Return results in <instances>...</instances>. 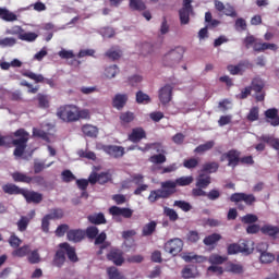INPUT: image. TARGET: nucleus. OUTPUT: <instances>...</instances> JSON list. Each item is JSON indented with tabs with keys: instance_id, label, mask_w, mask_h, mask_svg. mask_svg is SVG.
<instances>
[{
	"instance_id": "nucleus-1",
	"label": "nucleus",
	"mask_w": 279,
	"mask_h": 279,
	"mask_svg": "<svg viewBox=\"0 0 279 279\" xmlns=\"http://www.w3.org/2000/svg\"><path fill=\"white\" fill-rule=\"evenodd\" d=\"M13 136L15 137L12 140V146L15 147L13 155L21 158L25 154V149H27L29 133L25 129H19L13 133Z\"/></svg>"
},
{
	"instance_id": "nucleus-2",
	"label": "nucleus",
	"mask_w": 279,
	"mask_h": 279,
	"mask_svg": "<svg viewBox=\"0 0 279 279\" xmlns=\"http://www.w3.org/2000/svg\"><path fill=\"white\" fill-rule=\"evenodd\" d=\"M182 58H184V48L177 47L163 54L161 59V64L173 69V66H177V64H180V62H182Z\"/></svg>"
},
{
	"instance_id": "nucleus-3",
	"label": "nucleus",
	"mask_w": 279,
	"mask_h": 279,
	"mask_svg": "<svg viewBox=\"0 0 279 279\" xmlns=\"http://www.w3.org/2000/svg\"><path fill=\"white\" fill-rule=\"evenodd\" d=\"M13 182H22L24 184H35L36 186H47V180L43 175L29 177L23 172H13L11 174Z\"/></svg>"
},
{
	"instance_id": "nucleus-4",
	"label": "nucleus",
	"mask_w": 279,
	"mask_h": 279,
	"mask_svg": "<svg viewBox=\"0 0 279 279\" xmlns=\"http://www.w3.org/2000/svg\"><path fill=\"white\" fill-rule=\"evenodd\" d=\"M57 117L64 121V123L77 122V106L65 105L61 106L57 110Z\"/></svg>"
},
{
	"instance_id": "nucleus-5",
	"label": "nucleus",
	"mask_w": 279,
	"mask_h": 279,
	"mask_svg": "<svg viewBox=\"0 0 279 279\" xmlns=\"http://www.w3.org/2000/svg\"><path fill=\"white\" fill-rule=\"evenodd\" d=\"M109 215H111L118 223H121V217H123V219H132L134 210L128 207H119L117 205H113L109 208Z\"/></svg>"
},
{
	"instance_id": "nucleus-6",
	"label": "nucleus",
	"mask_w": 279,
	"mask_h": 279,
	"mask_svg": "<svg viewBox=\"0 0 279 279\" xmlns=\"http://www.w3.org/2000/svg\"><path fill=\"white\" fill-rule=\"evenodd\" d=\"M228 161L227 167H231L232 169H236L241 161V151L238 149H230L227 153H223L220 157V162Z\"/></svg>"
},
{
	"instance_id": "nucleus-7",
	"label": "nucleus",
	"mask_w": 279,
	"mask_h": 279,
	"mask_svg": "<svg viewBox=\"0 0 279 279\" xmlns=\"http://www.w3.org/2000/svg\"><path fill=\"white\" fill-rule=\"evenodd\" d=\"M193 175L187 177H180L175 179V181H166L161 183L162 189H172V191H175L178 186H191L193 184Z\"/></svg>"
},
{
	"instance_id": "nucleus-8",
	"label": "nucleus",
	"mask_w": 279,
	"mask_h": 279,
	"mask_svg": "<svg viewBox=\"0 0 279 279\" xmlns=\"http://www.w3.org/2000/svg\"><path fill=\"white\" fill-rule=\"evenodd\" d=\"M175 193V190L171 187H162L159 190H153L150 191V194L148 196V201L154 204L158 202V199H167L168 197H171Z\"/></svg>"
},
{
	"instance_id": "nucleus-9",
	"label": "nucleus",
	"mask_w": 279,
	"mask_h": 279,
	"mask_svg": "<svg viewBox=\"0 0 279 279\" xmlns=\"http://www.w3.org/2000/svg\"><path fill=\"white\" fill-rule=\"evenodd\" d=\"M191 3V0H183V7L179 10L181 25H189L191 23V14H194Z\"/></svg>"
},
{
	"instance_id": "nucleus-10",
	"label": "nucleus",
	"mask_w": 279,
	"mask_h": 279,
	"mask_svg": "<svg viewBox=\"0 0 279 279\" xmlns=\"http://www.w3.org/2000/svg\"><path fill=\"white\" fill-rule=\"evenodd\" d=\"M184 247V242L180 238H174L169 240L165 246L163 250L168 254H171L172 256H178L180 252H182V248Z\"/></svg>"
},
{
	"instance_id": "nucleus-11",
	"label": "nucleus",
	"mask_w": 279,
	"mask_h": 279,
	"mask_svg": "<svg viewBox=\"0 0 279 279\" xmlns=\"http://www.w3.org/2000/svg\"><path fill=\"white\" fill-rule=\"evenodd\" d=\"M230 202L234 204H239V202H244L247 206H254L256 204V196L254 194H246V193H233L230 196Z\"/></svg>"
},
{
	"instance_id": "nucleus-12",
	"label": "nucleus",
	"mask_w": 279,
	"mask_h": 279,
	"mask_svg": "<svg viewBox=\"0 0 279 279\" xmlns=\"http://www.w3.org/2000/svg\"><path fill=\"white\" fill-rule=\"evenodd\" d=\"M89 184H108V182H112V174L110 172H92L88 177Z\"/></svg>"
},
{
	"instance_id": "nucleus-13",
	"label": "nucleus",
	"mask_w": 279,
	"mask_h": 279,
	"mask_svg": "<svg viewBox=\"0 0 279 279\" xmlns=\"http://www.w3.org/2000/svg\"><path fill=\"white\" fill-rule=\"evenodd\" d=\"M22 75L23 77H28V80H33L34 82H36V84H41L43 82H45V84H48V86H50L51 88L56 86V83H53V78H45L43 74H36L32 71H24L22 72Z\"/></svg>"
},
{
	"instance_id": "nucleus-14",
	"label": "nucleus",
	"mask_w": 279,
	"mask_h": 279,
	"mask_svg": "<svg viewBox=\"0 0 279 279\" xmlns=\"http://www.w3.org/2000/svg\"><path fill=\"white\" fill-rule=\"evenodd\" d=\"M22 196L27 204H40L43 202V194L36 191L24 189Z\"/></svg>"
},
{
	"instance_id": "nucleus-15",
	"label": "nucleus",
	"mask_w": 279,
	"mask_h": 279,
	"mask_svg": "<svg viewBox=\"0 0 279 279\" xmlns=\"http://www.w3.org/2000/svg\"><path fill=\"white\" fill-rule=\"evenodd\" d=\"M173 99V86L167 84L159 89V101L167 106Z\"/></svg>"
},
{
	"instance_id": "nucleus-16",
	"label": "nucleus",
	"mask_w": 279,
	"mask_h": 279,
	"mask_svg": "<svg viewBox=\"0 0 279 279\" xmlns=\"http://www.w3.org/2000/svg\"><path fill=\"white\" fill-rule=\"evenodd\" d=\"M265 121L266 123H269L272 125V128H278L279 125V114H278V109L277 108H270L267 109L264 112Z\"/></svg>"
},
{
	"instance_id": "nucleus-17",
	"label": "nucleus",
	"mask_w": 279,
	"mask_h": 279,
	"mask_svg": "<svg viewBox=\"0 0 279 279\" xmlns=\"http://www.w3.org/2000/svg\"><path fill=\"white\" fill-rule=\"evenodd\" d=\"M59 247L65 252L71 263H77V260H80V257H77V253L75 252V247L71 246L68 242L60 243Z\"/></svg>"
},
{
	"instance_id": "nucleus-18",
	"label": "nucleus",
	"mask_w": 279,
	"mask_h": 279,
	"mask_svg": "<svg viewBox=\"0 0 279 279\" xmlns=\"http://www.w3.org/2000/svg\"><path fill=\"white\" fill-rule=\"evenodd\" d=\"M108 260H111V263L116 264L117 266L123 265L125 263V259L123 258V251L113 248L107 254Z\"/></svg>"
},
{
	"instance_id": "nucleus-19",
	"label": "nucleus",
	"mask_w": 279,
	"mask_h": 279,
	"mask_svg": "<svg viewBox=\"0 0 279 279\" xmlns=\"http://www.w3.org/2000/svg\"><path fill=\"white\" fill-rule=\"evenodd\" d=\"M66 263V253L63 248H59L53 258H52V267H58V269H62L64 267V264Z\"/></svg>"
},
{
	"instance_id": "nucleus-20",
	"label": "nucleus",
	"mask_w": 279,
	"mask_h": 279,
	"mask_svg": "<svg viewBox=\"0 0 279 279\" xmlns=\"http://www.w3.org/2000/svg\"><path fill=\"white\" fill-rule=\"evenodd\" d=\"M104 151L113 158H123L125 154V148L117 145H108L104 147Z\"/></svg>"
},
{
	"instance_id": "nucleus-21",
	"label": "nucleus",
	"mask_w": 279,
	"mask_h": 279,
	"mask_svg": "<svg viewBox=\"0 0 279 279\" xmlns=\"http://www.w3.org/2000/svg\"><path fill=\"white\" fill-rule=\"evenodd\" d=\"M68 241H72L73 243H80L84 241L86 233L82 229H72L66 233Z\"/></svg>"
},
{
	"instance_id": "nucleus-22",
	"label": "nucleus",
	"mask_w": 279,
	"mask_h": 279,
	"mask_svg": "<svg viewBox=\"0 0 279 279\" xmlns=\"http://www.w3.org/2000/svg\"><path fill=\"white\" fill-rule=\"evenodd\" d=\"M143 138H147V133H145L143 128H135L132 130L131 134H129V141H131V143H140Z\"/></svg>"
},
{
	"instance_id": "nucleus-23",
	"label": "nucleus",
	"mask_w": 279,
	"mask_h": 279,
	"mask_svg": "<svg viewBox=\"0 0 279 279\" xmlns=\"http://www.w3.org/2000/svg\"><path fill=\"white\" fill-rule=\"evenodd\" d=\"M128 94H117L112 99V106L117 110H123L128 104Z\"/></svg>"
},
{
	"instance_id": "nucleus-24",
	"label": "nucleus",
	"mask_w": 279,
	"mask_h": 279,
	"mask_svg": "<svg viewBox=\"0 0 279 279\" xmlns=\"http://www.w3.org/2000/svg\"><path fill=\"white\" fill-rule=\"evenodd\" d=\"M2 191L5 195H23L24 189L14 183H7L2 185Z\"/></svg>"
},
{
	"instance_id": "nucleus-25",
	"label": "nucleus",
	"mask_w": 279,
	"mask_h": 279,
	"mask_svg": "<svg viewBox=\"0 0 279 279\" xmlns=\"http://www.w3.org/2000/svg\"><path fill=\"white\" fill-rule=\"evenodd\" d=\"M253 49L257 53H263V51H267V49L270 51H278V45L269 43H257L253 46Z\"/></svg>"
},
{
	"instance_id": "nucleus-26",
	"label": "nucleus",
	"mask_w": 279,
	"mask_h": 279,
	"mask_svg": "<svg viewBox=\"0 0 279 279\" xmlns=\"http://www.w3.org/2000/svg\"><path fill=\"white\" fill-rule=\"evenodd\" d=\"M0 19L5 21L7 23H14V21H19V16L14 12H11L7 8L0 7Z\"/></svg>"
},
{
	"instance_id": "nucleus-27",
	"label": "nucleus",
	"mask_w": 279,
	"mask_h": 279,
	"mask_svg": "<svg viewBox=\"0 0 279 279\" xmlns=\"http://www.w3.org/2000/svg\"><path fill=\"white\" fill-rule=\"evenodd\" d=\"M260 232L266 236H271V239H276V236H278L279 234V227L272 225H264L260 228Z\"/></svg>"
},
{
	"instance_id": "nucleus-28",
	"label": "nucleus",
	"mask_w": 279,
	"mask_h": 279,
	"mask_svg": "<svg viewBox=\"0 0 279 279\" xmlns=\"http://www.w3.org/2000/svg\"><path fill=\"white\" fill-rule=\"evenodd\" d=\"M82 132L84 136H87L88 138H97V134H99V129L93 124H84L82 126Z\"/></svg>"
},
{
	"instance_id": "nucleus-29",
	"label": "nucleus",
	"mask_w": 279,
	"mask_h": 279,
	"mask_svg": "<svg viewBox=\"0 0 279 279\" xmlns=\"http://www.w3.org/2000/svg\"><path fill=\"white\" fill-rule=\"evenodd\" d=\"M87 220L94 226H102L104 223H107L106 216L102 213L89 215L87 216Z\"/></svg>"
},
{
	"instance_id": "nucleus-30",
	"label": "nucleus",
	"mask_w": 279,
	"mask_h": 279,
	"mask_svg": "<svg viewBox=\"0 0 279 279\" xmlns=\"http://www.w3.org/2000/svg\"><path fill=\"white\" fill-rule=\"evenodd\" d=\"M138 149L141 151H149V149H155L157 154H165V146H162V143L160 142L146 144L144 148L138 147Z\"/></svg>"
},
{
	"instance_id": "nucleus-31",
	"label": "nucleus",
	"mask_w": 279,
	"mask_h": 279,
	"mask_svg": "<svg viewBox=\"0 0 279 279\" xmlns=\"http://www.w3.org/2000/svg\"><path fill=\"white\" fill-rule=\"evenodd\" d=\"M156 228H158V223L155 220L144 225L142 228V236H151V234L156 232Z\"/></svg>"
},
{
	"instance_id": "nucleus-32",
	"label": "nucleus",
	"mask_w": 279,
	"mask_h": 279,
	"mask_svg": "<svg viewBox=\"0 0 279 279\" xmlns=\"http://www.w3.org/2000/svg\"><path fill=\"white\" fill-rule=\"evenodd\" d=\"M31 252H32V246L26 244L21 247L17 246V248L13 251L12 255L16 256L17 258H25V256H29Z\"/></svg>"
},
{
	"instance_id": "nucleus-33",
	"label": "nucleus",
	"mask_w": 279,
	"mask_h": 279,
	"mask_svg": "<svg viewBox=\"0 0 279 279\" xmlns=\"http://www.w3.org/2000/svg\"><path fill=\"white\" fill-rule=\"evenodd\" d=\"M221 239H222L221 234L213 233V234H209V235L205 236V239L203 240V243L207 247H210L213 245H217V243H219V241Z\"/></svg>"
},
{
	"instance_id": "nucleus-34",
	"label": "nucleus",
	"mask_w": 279,
	"mask_h": 279,
	"mask_svg": "<svg viewBox=\"0 0 279 279\" xmlns=\"http://www.w3.org/2000/svg\"><path fill=\"white\" fill-rule=\"evenodd\" d=\"M260 141L267 143V145H270L272 149H276V151H279V137H274L271 135H262Z\"/></svg>"
},
{
	"instance_id": "nucleus-35",
	"label": "nucleus",
	"mask_w": 279,
	"mask_h": 279,
	"mask_svg": "<svg viewBox=\"0 0 279 279\" xmlns=\"http://www.w3.org/2000/svg\"><path fill=\"white\" fill-rule=\"evenodd\" d=\"M210 175L208 174H199L196 179V187L199 189H208L210 186Z\"/></svg>"
},
{
	"instance_id": "nucleus-36",
	"label": "nucleus",
	"mask_w": 279,
	"mask_h": 279,
	"mask_svg": "<svg viewBox=\"0 0 279 279\" xmlns=\"http://www.w3.org/2000/svg\"><path fill=\"white\" fill-rule=\"evenodd\" d=\"M129 8L134 12H144V10H147V4L143 0H130Z\"/></svg>"
},
{
	"instance_id": "nucleus-37",
	"label": "nucleus",
	"mask_w": 279,
	"mask_h": 279,
	"mask_svg": "<svg viewBox=\"0 0 279 279\" xmlns=\"http://www.w3.org/2000/svg\"><path fill=\"white\" fill-rule=\"evenodd\" d=\"M250 88L251 90H254V93H263L265 82H263L260 77H254L251 82Z\"/></svg>"
},
{
	"instance_id": "nucleus-38",
	"label": "nucleus",
	"mask_w": 279,
	"mask_h": 279,
	"mask_svg": "<svg viewBox=\"0 0 279 279\" xmlns=\"http://www.w3.org/2000/svg\"><path fill=\"white\" fill-rule=\"evenodd\" d=\"M119 119H120L121 125L125 128V125H129V123H132V121H134L135 116H134V112L126 111V112L120 113Z\"/></svg>"
},
{
	"instance_id": "nucleus-39",
	"label": "nucleus",
	"mask_w": 279,
	"mask_h": 279,
	"mask_svg": "<svg viewBox=\"0 0 279 279\" xmlns=\"http://www.w3.org/2000/svg\"><path fill=\"white\" fill-rule=\"evenodd\" d=\"M213 147H215V141H208L205 144H201L198 145L195 149H194V154H205V151H210V149H213Z\"/></svg>"
},
{
	"instance_id": "nucleus-40",
	"label": "nucleus",
	"mask_w": 279,
	"mask_h": 279,
	"mask_svg": "<svg viewBox=\"0 0 279 279\" xmlns=\"http://www.w3.org/2000/svg\"><path fill=\"white\" fill-rule=\"evenodd\" d=\"M203 173H217L219 171V163L216 161L206 162L202 168Z\"/></svg>"
},
{
	"instance_id": "nucleus-41",
	"label": "nucleus",
	"mask_w": 279,
	"mask_h": 279,
	"mask_svg": "<svg viewBox=\"0 0 279 279\" xmlns=\"http://www.w3.org/2000/svg\"><path fill=\"white\" fill-rule=\"evenodd\" d=\"M240 245V254H246L250 255L252 252H254V246L250 245V241L243 240L239 243Z\"/></svg>"
},
{
	"instance_id": "nucleus-42",
	"label": "nucleus",
	"mask_w": 279,
	"mask_h": 279,
	"mask_svg": "<svg viewBox=\"0 0 279 279\" xmlns=\"http://www.w3.org/2000/svg\"><path fill=\"white\" fill-rule=\"evenodd\" d=\"M260 109L258 107H252L246 116L247 121L254 123V121H258Z\"/></svg>"
},
{
	"instance_id": "nucleus-43",
	"label": "nucleus",
	"mask_w": 279,
	"mask_h": 279,
	"mask_svg": "<svg viewBox=\"0 0 279 279\" xmlns=\"http://www.w3.org/2000/svg\"><path fill=\"white\" fill-rule=\"evenodd\" d=\"M199 166V159L192 157L183 160V167L185 169H197Z\"/></svg>"
},
{
	"instance_id": "nucleus-44",
	"label": "nucleus",
	"mask_w": 279,
	"mask_h": 279,
	"mask_svg": "<svg viewBox=\"0 0 279 279\" xmlns=\"http://www.w3.org/2000/svg\"><path fill=\"white\" fill-rule=\"evenodd\" d=\"M259 260L264 265H269V263H274V260H276V255L266 251V253L260 254Z\"/></svg>"
},
{
	"instance_id": "nucleus-45",
	"label": "nucleus",
	"mask_w": 279,
	"mask_h": 279,
	"mask_svg": "<svg viewBox=\"0 0 279 279\" xmlns=\"http://www.w3.org/2000/svg\"><path fill=\"white\" fill-rule=\"evenodd\" d=\"M173 206L183 210V213H189L193 209V205L186 201H175Z\"/></svg>"
},
{
	"instance_id": "nucleus-46",
	"label": "nucleus",
	"mask_w": 279,
	"mask_h": 279,
	"mask_svg": "<svg viewBox=\"0 0 279 279\" xmlns=\"http://www.w3.org/2000/svg\"><path fill=\"white\" fill-rule=\"evenodd\" d=\"M106 58H109V60H112V62L120 60L122 52L121 50H114V48H110L106 53Z\"/></svg>"
},
{
	"instance_id": "nucleus-47",
	"label": "nucleus",
	"mask_w": 279,
	"mask_h": 279,
	"mask_svg": "<svg viewBox=\"0 0 279 279\" xmlns=\"http://www.w3.org/2000/svg\"><path fill=\"white\" fill-rule=\"evenodd\" d=\"M51 165H53V162L46 165L45 161H35L33 167L34 173H41V171H45V169H49Z\"/></svg>"
},
{
	"instance_id": "nucleus-48",
	"label": "nucleus",
	"mask_w": 279,
	"mask_h": 279,
	"mask_svg": "<svg viewBox=\"0 0 279 279\" xmlns=\"http://www.w3.org/2000/svg\"><path fill=\"white\" fill-rule=\"evenodd\" d=\"M181 276L184 279H193L198 276V274L193 271V268H191V266H185L181 271Z\"/></svg>"
},
{
	"instance_id": "nucleus-49",
	"label": "nucleus",
	"mask_w": 279,
	"mask_h": 279,
	"mask_svg": "<svg viewBox=\"0 0 279 279\" xmlns=\"http://www.w3.org/2000/svg\"><path fill=\"white\" fill-rule=\"evenodd\" d=\"M227 260L228 258L221 255L213 254L209 256L210 265H223Z\"/></svg>"
},
{
	"instance_id": "nucleus-50",
	"label": "nucleus",
	"mask_w": 279,
	"mask_h": 279,
	"mask_svg": "<svg viewBox=\"0 0 279 279\" xmlns=\"http://www.w3.org/2000/svg\"><path fill=\"white\" fill-rule=\"evenodd\" d=\"M47 216L56 221L58 219H62L64 217V210L60 209V208H54V209H51L50 214H47Z\"/></svg>"
},
{
	"instance_id": "nucleus-51",
	"label": "nucleus",
	"mask_w": 279,
	"mask_h": 279,
	"mask_svg": "<svg viewBox=\"0 0 279 279\" xmlns=\"http://www.w3.org/2000/svg\"><path fill=\"white\" fill-rule=\"evenodd\" d=\"M84 232L87 239H97V235L99 234V228H97L96 226H90L87 227Z\"/></svg>"
},
{
	"instance_id": "nucleus-52",
	"label": "nucleus",
	"mask_w": 279,
	"mask_h": 279,
	"mask_svg": "<svg viewBox=\"0 0 279 279\" xmlns=\"http://www.w3.org/2000/svg\"><path fill=\"white\" fill-rule=\"evenodd\" d=\"M27 226H29V217L22 216L17 221V230L20 232H25V230H27Z\"/></svg>"
},
{
	"instance_id": "nucleus-53",
	"label": "nucleus",
	"mask_w": 279,
	"mask_h": 279,
	"mask_svg": "<svg viewBox=\"0 0 279 279\" xmlns=\"http://www.w3.org/2000/svg\"><path fill=\"white\" fill-rule=\"evenodd\" d=\"M61 178L62 182H65L66 184H69V182H74V180H77V178L75 177V174H73V172H71V170H63L61 173Z\"/></svg>"
},
{
	"instance_id": "nucleus-54",
	"label": "nucleus",
	"mask_w": 279,
	"mask_h": 279,
	"mask_svg": "<svg viewBox=\"0 0 279 279\" xmlns=\"http://www.w3.org/2000/svg\"><path fill=\"white\" fill-rule=\"evenodd\" d=\"M149 162L153 165H163V162H167V156L162 154L153 155L149 157Z\"/></svg>"
},
{
	"instance_id": "nucleus-55",
	"label": "nucleus",
	"mask_w": 279,
	"mask_h": 279,
	"mask_svg": "<svg viewBox=\"0 0 279 279\" xmlns=\"http://www.w3.org/2000/svg\"><path fill=\"white\" fill-rule=\"evenodd\" d=\"M163 215H166V217H168L170 221H178V219H180V216H178V211L169 207H165Z\"/></svg>"
},
{
	"instance_id": "nucleus-56",
	"label": "nucleus",
	"mask_w": 279,
	"mask_h": 279,
	"mask_svg": "<svg viewBox=\"0 0 279 279\" xmlns=\"http://www.w3.org/2000/svg\"><path fill=\"white\" fill-rule=\"evenodd\" d=\"M21 243H23V240L16 236L15 233H12L11 236L9 238V245L14 250L21 247Z\"/></svg>"
},
{
	"instance_id": "nucleus-57",
	"label": "nucleus",
	"mask_w": 279,
	"mask_h": 279,
	"mask_svg": "<svg viewBox=\"0 0 279 279\" xmlns=\"http://www.w3.org/2000/svg\"><path fill=\"white\" fill-rule=\"evenodd\" d=\"M109 279H125V277L123 275H121V272H119V269H117V267H110L107 269Z\"/></svg>"
},
{
	"instance_id": "nucleus-58",
	"label": "nucleus",
	"mask_w": 279,
	"mask_h": 279,
	"mask_svg": "<svg viewBox=\"0 0 279 279\" xmlns=\"http://www.w3.org/2000/svg\"><path fill=\"white\" fill-rule=\"evenodd\" d=\"M136 101L138 104H150L151 102V98L149 97V95L143 93L142 90H138L136 93Z\"/></svg>"
},
{
	"instance_id": "nucleus-59",
	"label": "nucleus",
	"mask_w": 279,
	"mask_h": 279,
	"mask_svg": "<svg viewBox=\"0 0 279 279\" xmlns=\"http://www.w3.org/2000/svg\"><path fill=\"white\" fill-rule=\"evenodd\" d=\"M80 119H90V110L88 109H80L76 107V121H80Z\"/></svg>"
},
{
	"instance_id": "nucleus-60",
	"label": "nucleus",
	"mask_w": 279,
	"mask_h": 279,
	"mask_svg": "<svg viewBox=\"0 0 279 279\" xmlns=\"http://www.w3.org/2000/svg\"><path fill=\"white\" fill-rule=\"evenodd\" d=\"M37 101H38L39 108H43V109L49 108V97H47V95L38 94Z\"/></svg>"
},
{
	"instance_id": "nucleus-61",
	"label": "nucleus",
	"mask_w": 279,
	"mask_h": 279,
	"mask_svg": "<svg viewBox=\"0 0 279 279\" xmlns=\"http://www.w3.org/2000/svg\"><path fill=\"white\" fill-rule=\"evenodd\" d=\"M242 223H246V225H254L256 223V221H258V216L254 215V214H246L245 216H243L241 218Z\"/></svg>"
},
{
	"instance_id": "nucleus-62",
	"label": "nucleus",
	"mask_w": 279,
	"mask_h": 279,
	"mask_svg": "<svg viewBox=\"0 0 279 279\" xmlns=\"http://www.w3.org/2000/svg\"><path fill=\"white\" fill-rule=\"evenodd\" d=\"M38 38V35L36 33H25L22 32V35H20V40H24L26 43H34Z\"/></svg>"
},
{
	"instance_id": "nucleus-63",
	"label": "nucleus",
	"mask_w": 279,
	"mask_h": 279,
	"mask_svg": "<svg viewBox=\"0 0 279 279\" xmlns=\"http://www.w3.org/2000/svg\"><path fill=\"white\" fill-rule=\"evenodd\" d=\"M27 258L31 265H38V263H40V254L38 253V250L31 252Z\"/></svg>"
},
{
	"instance_id": "nucleus-64",
	"label": "nucleus",
	"mask_w": 279,
	"mask_h": 279,
	"mask_svg": "<svg viewBox=\"0 0 279 279\" xmlns=\"http://www.w3.org/2000/svg\"><path fill=\"white\" fill-rule=\"evenodd\" d=\"M117 73H119V66H117L116 64H114V65H111V66H108V68L105 70V75H106V77H108L109 80H112V77H116V76H117Z\"/></svg>"
}]
</instances>
